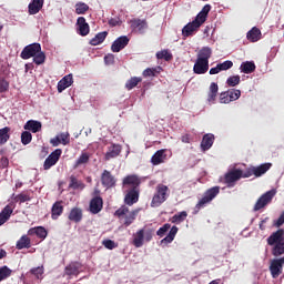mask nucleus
Returning a JSON list of instances; mask_svg holds the SVG:
<instances>
[{
  "mask_svg": "<svg viewBox=\"0 0 284 284\" xmlns=\"http://www.w3.org/2000/svg\"><path fill=\"white\" fill-rule=\"evenodd\" d=\"M161 70H163V68L158 67V68H148L143 71V77L145 79H148V77H156V74H161Z\"/></svg>",
  "mask_w": 284,
  "mask_h": 284,
  "instance_id": "37998d69",
  "label": "nucleus"
},
{
  "mask_svg": "<svg viewBox=\"0 0 284 284\" xmlns=\"http://www.w3.org/2000/svg\"><path fill=\"white\" fill-rule=\"evenodd\" d=\"M6 256H8V253L6 252V250L0 248V261L1 258H6Z\"/></svg>",
  "mask_w": 284,
  "mask_h": 284,
  "instance_id": "774afa93",
  "label": "nucleus"
},
{
  "mask_svg": "<svg viewBox=\"0 0 284 284\" xmlns=\"http://www.w3.org/2000/svg\"><path fill=\"white\" fill-rule=\"evenodd\" d=\"M41 52V44L40 43H31L23 48V50L20 53L21 59L27 61V59H32V57H36Z\"/></svg>",
  "mask_w": 284,
  "mask_h": 284,
  "instance_id": "9b49d317",
  "label": "nucleus"
},
{
  "mask_svg": "<svg viewBox=\"0 0 284 284\" xmlns=\"http://www.w3.org/2000/svg\"><path fill=\"white\" fill-rule=\"evenodd\" d=\"M68 219L72 221V223H81V221H83V210L80 207L71 209Z\"/></svg>",
  "mask_w": 284,
  "mask_h": 284,
  "instance_id": "5701e85b",
  "label": "nucleus"
},
{
  "mask_svg": "<svg viewBox=\"0 0 284 284\" xmlns=\"http://www.w3.org/2000/svg\"><path fill=\"white\" fill-rule=\"evenodd\" d=\"M21 143L22 145H30L32 143V133L30 131H23L21 133Z\"/></svg>",
  "mask_w": 284,
  "mask_h": 284,
  "instance_id": "3c124183",
  "label": "nucleus"
},
{
  "mask_svg": "<svg viewBox=\"0 0 284 284\" xmlns=\"http://www.w3.org/2000/svg\"><path fill=\"white\" fill-rule=\"evenodd\" d=\"M32 247V241L28 235H22L16 244L17 250H30Z\"/></svg>",
  "mask_w": 284,
  "mask_h": 284,
  "instance_id": "2f4dec72",
  "label": "nucleus"
},
{
  "mask_svg": "<svg viewBox=\"0 0 284 284\" xmlns=\"http://www.w3.org/2000/svg\"><path fill=\"white\" fill-rule=\"evenodd\" d=\"M130 43V38L126 36L119 37L115 41H113L111 45L112 52H121L125 47Z\"/></svg>",
  "mask_w": 284,
  "mask_h": 284,
  "instance_id": "a211bd4d",
  "label": "nucleus"
},
{
  "mask_svg": "<svg viewBox=\"0 0 284 284\" xmlns=\"http://www.w3.org/2000/svg\"><path fill=\"white\" fill-rule=\"evenodd\" d=\"M29 236H38V239H47L48 231L43 226L32 227L28 231Z\"/></svg>",
  "mask_w": 284,
  "mask_h": 284,
  "instance_id": "72a5a7b5",
  "label": "nucleus"
},
{
  "mask_svg": "<svg viewBox=\"0 0 284 284\" xmlns=\"http://www.w3.org/2000/svg\"><path fill=\"white\" fill-rule=\"evenodd\" d=\"M267 245L273 246L272 254L275 258L284 254V230L280 229L267 237Z\"/></svg>",
  "mask_w": 284,
  "mask_h": 284,
  "instance_id": "f03ea898",
  "label": "nucleus"
},
{
  "mask_svg": "<svg viewBox=\"0 0 284 284\" xmlns=\"http://www.w3.org/2000/svg\"><path fill=\"white\" fill-rule=\"evenodd\" d=\"M219 94V84L216 82H212L210 84L207 101L209 103H214L216 101V97Z\"/></svg>",
  "mask_w": 284,
  "mask_h": 284,
  "instance_id": "c9c22d12",
  "label": "nucleus"
},
{
  "mask_svg": "<svg viewBox=\"0 0 284 284\" xmlns=\"http://www.w3.org/2000/svg\"><path fill=\"white\" fill-rule=\"evenodd\" d=\"M219 72H221L219 64H216L214 68H211L209 71L210 74H219Z\"/></svg>",
  "mask_w": 284,
  "mask_h": 284,
  "instance_id": "338daca9",
  "label": "nucleus"
},
{
  "mask_svg": "<svg viewBox=\"0 0 284 284\" xmlns=\"http://www.w3.org/2000/svg\"><path fill=\"white\" fill-rule=\"evenodd\" d=\"M44 2V0H31L28 6L29 14H39V12H41V9L43 8Z\"/></svg>",
  "mask_w": 284,
  "mask_h": 284,
  "instance_id": "b1692460",
  "label": "nucleus"
},
{
  "mask_svg": "<svg viewBox=\"0 0 284 284\" xmlns=\"http://www.w3.org/2000/svg\"><path fill=\"white\" fill-rule=\"evenodd\" d=\"M89 210L91 214H99V212L103 210V197L101 196L92 197L89 204Z\"/></svg>",
  "mask_w": 284,
  "mask_h": 284,
  "instance_id": "6ab92c4d",
  "label": "nucleus"
},
{
  "mask_svg": "<svg viewBox=\"0 0 284 284\" xmlns=\"http://www.w3.org/2000/svg\"><path fill=\"white\" fill-rule=\"evenodd\" d=\"M102 245L106 248V250H115V247H119V245L112 241V240H104L102 242Z\"/></svg>",
  "mask_w": 284,
  "mask_h": 284,
  "instance_id": "13d9d810",
  "label": "nucleus"
},
{
  "mask_svg": "<svg viewBox=\"0 0 284 284\" xmlns=\"http://www.w3.org/2000/svg\"><path fill=\"white\" fill-rule=\"evenodd\" d=\"M90 10V6H88L85 2H78L75 4V14H85Z\"/></svg>",
  "mask_w": 284,
  "mask_h": 284,
  "instance_id": "a18cd8bd",
  "label": "nucleus"
},
{
  "mask_svg": "<svg viewBox=\"0 0 284 284\" xmlns=\"http://www.w3.org/2000/svg\"><path fill=\"white\" fill-rule=\"evenodd\" d=\"M181 141H182V143H190V141H192V138L189 133H186L181 136Z\"/></svg>",
  "mask_w": 284,
  "mask_h": 284,
  "instance_id": "0e129e2a",
  "label": "nucleus"
},
{
  "mask_svg": "<svg viewBox=\"0 0 284 284\" xmlns=\"http://www.w3.org/2000/svg\"><path fill=\"white\" fill-rule=\"evenodd\" d=\"M212 145H214V134L212 133L204 134L201 142L202 151L207 152V150H210Z\"/></svg>",
  "mask_w": 284,
  "mask_h": 284,
  "instance_id": "a878e982",
  "label": "nucleus"
},
{
  "mask_svg": "<svg viewBox=\"0 0 284 284\" xmlns=\"http://www.w3.org/2000/svg\"><path fill=\"white\" fill-rule=\"evenodd\" d=\"M141 176L136 174H129L123 178V187H129L124 195V204L132 206L134 203H139V196L141 194Z\"/></svg>",
  "mask_w": 284,
  "mask_h": 284,
  "instance_id": "f257e3e1",
  "label": "nucleus"
},
{
  "mask_svg": "<svg viewBox=\"0 0 284 284\" xmlns=\"http://www.w3.org/2000/svg\"><path fill=\"white\" fill-rule=\"evenodd\" d=\"M221 192V187L220 186H213L209 190H206L202 196V199L196 203L195 207H194V214H199V212H201V210H203L204 207H207V205H210L211 201H214V199H216V196H219Z\"/></svg>",
  "mask_w": 284,
  "mask_h": 284,
  "instance_id": "7ed1b4c3",
  "label": "nucleus"
},
{
  "mask_svg": "<svg viewBox=\"0 0 284 284\" xmlns=\"http://www.w3.org/2000/svg\"><path fill=\"white\" fill-rule=\"evenodd\" d=\"M154 239V229L144 226L133 234L132 245L143 247L144 243H150Z\"/></svg>",
  "mask_w": 284,
  "mask_h": 284,
  "instance_id": "20e7f679",
  "label": "nucleus"
},
{
  "mask_svg": "<svg viewBox=\"0 0 284 284\" xmlns=\"http://www.w3.org/2000/svg\"><path fill=\"white\" fill-rule=\"evenodd\" d=\"M201 26H203V22H201L199 18H195L192 22H189L186 26L183 27L182 37H192L194 32H197Z\"/></svg>",
  "mask_w": 284,
  "mask_h": 284,
  "instance_id": "2eb2a0df",
  "label": "nucleus"
},
{
  "mask_svg": "<svg viewBox=\"0 0 284 284\" xmlns=\"http://www.w3.org/2000/svg\"><path fill=\"white\" fill-rule=\"evenodd\" d=\"M217 67L220 68V72H223L225 70H230L234 67V62L232 60H226L222 63H219Z\"/></svg>",
  "mask_w": 284,
  "mask_h": 284,
  "instance_id": "864d4df0",
  "label": "nucleus"
},
{
  "mask_svg": "<svg viewBox=\"0 0 284 284\" xmlns=\"http://www.w3.org/2000/svg\"><path fill=\"white\" fill-rule=\"evenodd\" d=\"M12 212H14V210L10 205H7L6 207L2 209V211L0 212V227L1 225H4V223H8V221H10Z\"/></svg>",
  "mask_w": 284,
  "mask_h": 284,
  "instance_id": "c85d7f7f",
  "label": "nucleus"
},
{
  "mask_svg": "<svg viewBox=\"0 0 284 284\" xmlns=\"http://www.w3.org/2000/svg\"><path fill=\"white\" fill-rule=\"evenodd\" d=\"M283 223H284V212L280 215L275 225H276V227H281V225H283Z\"/></svg>",
  "mask_w": 284,
  "mask_h": 284,
  "instance_id": "69168bd1",
  "label": "nucleus"
},
{
  "mask_svg": "<svg viewBox=\"0 0 284 284\" xmlns=\"http://www.w3.org/2000/svg\"><path fill=\"white\" fill-rule=\"evenodd\" d=\"M272 168V163H264L260 166H252L245 170V176L250 179V176H263L270 169Z\"/></svg>",
  "mask_w": 284,
  "mask_h": 284,
  "instance_id": "f8f14e48",
  "label": "nucleus"
},
{
  "mask_svg": "<svg viewBox=\"0 0 284 284\" xmlns=\"http://www.w3.org/2000/svg\"><path fill=\"white\" fill-rule=\"evenodd\" d=\"M58 136H59L60 143H62V145H68L70 143V133L69 132L60 133Z\"/></svg>",
  "mask_w": 284,
  "mask_h": 284,
  "instance_id": "4d7b16f0",
  "label": "nucleus"
},
{
  "mask_svg": "<svg viewBox=\"0 0 284 284\" xmlns=\"http://www.w3.org/2000/svg\"><path fill=\"white\" fill-rule=\"evenodd\" d=\"M165 159L168 155L165 154V149L158 150L151 158L152 165H161V163H165Z\"/></svg>",
  "mask_w": 284,
  "mask_h": 284,
  "instance_id": "4be33fe9",
  "label": "nucleus"
},
{
  "mask_svg": "<svg viewBox=\"0 0 284 284\" xmlns=\"http://www.w3.org/2000/svg\"><path fill=\"white\" fill-rule=\"evenodd\" d=\"M141 81H143L142 78H139V77L131 78L125 83L126 90H134V88H136V85H139V83H141Z\"/></svg>",
  "mask_w": 284,
  "mask_h": 284,
  "instance_id": "c03bdc74",
  "label": "nucleus"
},
{
  "mask_svg": "<svg viewBox=\"0 0 284 284\" xmlns=\"http://www.w3.org/2000/svg\"><path fill=\"white\" fill-rule=\"evenodd\" d=\"M276 194V191L271 190L267 191L266 193H264L263 195H261V197L256 201L253 210L254 212H258L260 210H263V207H265L266 205H270V203H272V199H274Z\"/></svg>",
  "mask_w": 284,
  "mask_h": 284,
  "instance_id": "1a4fd4ad",
  "label": "nucleus"
},
{
  "mask_svg": "<svg viewBox=\"0 0 284 284\" xmlns=\"http://www.w3.org/2000/svg\"><path fill=\"white\" fill-rule=\"evenodd\" d=\"M121 154V145L119 144H112L108 148V151L105 153V161H110L111 159H116Z\"/></svg>",
  "mask_w": 284,
  "mask_h": 284,
  "instance_id": "bb28decb",
  "label": "nucleus"
},
{
  "mask_svg": "<svg viewBox=\"0 0 284 284\" xmlns=\"http://www.w3.org/2000/svg\"><path fill=\"white\" fill-rule=\"evenodd\" d=\"M8 90H10V82L0 75V93L8 92Z\"/></svg>",
  "mask_w": 284,
  "mask_h": 284,
  "instance_id": "5fc2aeb1",
  "label": "nucleus"
},
{
  "mask_svg": "<svg viewBox=\"0 0 284 284\" xmlns=\"http://www.w3.org/2000/svg\"><path fill=\"white\" fill-rule=\"evenodd\" d=\"M132 28L138 30L141 34L148 30V21L146 20H141V19H134L131 21Z\"/></svg>",
  "mask_w": 284,
  "mask_h": 284,
  "instance_id": "f704fd0d",
  "label": "nucleus"
},
{
  "mask_svg": "<svg viewBox=\"0 0 284 284\" xmlns=\"http://www.w3.org/2000/svg\"><path fill=\"white\" fill-rule=\"evenodd\" d=\"M136 214H139V211L130 212V209L126 205H122L114 212V216H116L120 220L124 219L123 224L125 225V227H130V225H132V223L136 221Z\"/></svg>",
  "mask_w": 284,
  "mask_h": 284,
  "instance_id": "0eeeda50",
  "label": "nucleus"
},
{
  "mask_svg": "<svg viewBox=\"0 0 284 284\" xmlns=\"http://www.w3.org/2000/svg\"><path fill=\"white\" fill-rule=\"evenodd\" d=\"M30 274L36 276V278H41V276H43V266H38V267L31 268Z\"/></svg>",
  "mask_w": 284,
  "mask_h": 284,
  "instance_id": "6e6d98bb",
  "label": "nucleus"
},
{
  "mask_svg": "<svg viewBox=\"0 0 284 284\" xmlns=\"http://www.w3.org/2000/svg\"><path fill=\"white\" fill-rule=\"evenodd\" d=\"M87 163H90V153L82 152L81 155L75 161L74 169H77L81 165H87Z\"/></svg>",
  "mask_w": 284,
  "mask_h": 284,
  "instance_id": "79ce46f5",
  "label": "nucleus"
},
{
  "mask_svg": "<svg viewBox=\"0 0 284 284\" xmlns=\"http://www.w3.org/2000/svg\"><path fill=\"white\" fill-rule=\"evenodd\" d=\"M72 83H74L72 74L65 75L58 82V92H63V90H68V88H70Z\"/></svg>",
  "mask_w": 284,
  "mask_h": 284,
  "instance_id": "cd10ccee",
  "label": "nucleus"
},
{
  "mask_svg": "<svg viewBox=\"0 0 284 284\" xmlns=\"http://www.w3.org/2000/svg\"><path fill=\"white\" fill-rule=\"evenodd\" d=\"M241 99V90L239 89H229L220 94L221 103H232V101H239Z\"/></svg>",
  "mask_w": 284,
  "mask_h": 284,
  "instance_id": "9d476101",
  "label": "nucleus"
},
{
  "mask_svg": "<svg viewBox=\"0 0 284 284\" xmlns=\"http://www.w3.org/2000/svg\"><path fill=\"white\" fill-rule=\"evenodd\" d=\"M261 29L253 27L247 33L246 39L251 41V43H256V41H261Z\"/></svg>",
  "mask_w": 284,
  "mask_h": 284,
  "instance_id": "7c9ffc66",
  "label": "nucleus"
},
{
  "mask_svg": "<svg viewBox=\"0 0 284 284\" xmlns=\"http://www.w3.org/2000/svg\"><path fill=\"white\" fill-rule=\"evenodd\" d=\"M241 179H247V176H245V171L241 169H231L224 175V183L227 185V187H234L236 182L241 181Z\"/></svg>",
  "mask_w": 284,
  "mask_h": 284,
  "instance_id": "6e6552de",
  "label": "nucleus"
},
{
  "mask_svg": "<svg viewBox=\"0 0 284 284\" xmlns=\"http://www.w3.org/2000/svg\"><path fill=\"white\" fill-rule=\"evenodd\" d=\"M168 199H170V187L162 183L158 184L151 201V207H161V205H163Z\"/></svg>",
  "mask_w": 284,
  "mask_h": 284,
  "instance_id": "39448f33",
  "label": "nucleus"
},
{
  "mask_svg": "<svg viewBox=\"0 0 284 284\" xmlns=\"http://www.w3.org/2000/svg\"><path fill=\"white\" fill-rule=\"evenodd\" d=\"M210 10H212V6L205 4L195 18L199 19L201 23H205L207 21V16L210 14Z\"/></svg>",
  "mask_w": 284,
  "mask_h": 284,
  "instance_id": "4c0bfd02",
  "label": "nucleus"
},
{
  "mask_svg": "<svg viewBox=\"0 0 284 284\" xmlns=\"http://www.w3.org/2000/svg\"><path fill=\"white\" fill-rule=\"evenodd\" d=\"M82 267L83 265L80 262H71L65 266L64 274H67V276H79Z\"/></svg>",
  "mask_w": 284,
  "mask_h": 284,
  "instance_id": "aec40b11",
  "label": "nucleus"
},
{
  "mask_svg": "<svg viewBox=\"0 0 284 284\" xmlns=\"http://www.w3.org/2000/svg\"><path fill=\"white\" fill-rule=\"evenodd\" d=\"M210 70V62L196 59L193 67L194 74H205Z\"/></svg>",
  "mask_w": 284,
  "mask_h": 284,
  "instance_id": "412c9836",
  "label": "nucleus"
},
{
  "mask_svg": "<svg viewBox=\"0 0 284 284\" xmlns=\"http://www.w3.org/2000/svg\"><path fill=\"white\" fill-rule=\"evenodd\" d=\"M27 201H30V195H28L26 193H20L16 196L17 203H26Z\"/></svg>",
  "mask_w": 284,
  "mask_h": 284,
  "instance_id": "bf43d9fd",
  "label": "nucleus"
},
{
  "mask_svg": "<svg viewBox=\"0 0 284 284\" xmlns=\"http://www.w3.org/2000/svg\"><path fill=\"white\" fill-rule=\"evenodd\" d=\"M240 70L244 74H252L256 70V64L253 61H245L240 65Z\"/></svg>",
  "mask_w": 284,
  "mask_h": 284,
  "instance_id": "e433bc0d",
  "label": "nucleus"
},
{
  "mask_svg": "<svg viewBox=\"0 0 284 284\" xmlns=\"http://www.w3.org/2000/svg\"><path fill=\"white\" fill-rule=\"evenodd\" d=\"M101 183L103 187L110 190L116 186V178L112 175V172L104 170L101 174Z\"/></svg>",
  "mask_w": 284,
  "mask_h": 284,
  "instance_id": "dca6fc26",
  "label": "nucleus"
},
{
  "mask_svg": "<svg viewBox=\"0 0 284 284\" xmlns=\"http://www.w3.org/2000/svg\"><path fill=\"white\" fill-rule=\"evenodd\" d=\"M69 187L71 190H83V187H85V184H83V182L79 181V179H77V176L71 175Z\"/></svg>",
  "mask_w": 284,
  "mask_h": 284,
  "instance_id": "a19ab883",
  "label": "nucleus"
},
{
  "mask_svg": "<svg viewBox=\"0 0 284 284\" xmlns=\"http://www.w3.org/2000/svg\"><path fill=\"white\" fill-rule=\"evenodd\" d=\"M23 128L24 130H29V132L37 134V132H41L42 124L37 120H29Z\"/></svg>",
  "mask_w": 284,
  "mask_h": 284,
  "instance_id": "c756f323",
  "label": "nucleus"
},
{
  "mask_svg": "<svg viewBox=\"0 0 284 284\" xmlns=\"http://www.w3.org/2000/svg\"><path fill=\"white\" fill-rule=\"evenodd\" d=\"M284 256L271 260L270 272L272 278H278L280 274H283Z\"/></svg>",
  "mask_w": 284,
  "mask_h": 284,
  "instance_id": "ddd939ff",
  "label": "nucleus"
},
{
  "mask_svg": "<svg viewBox=\"0 0 284 284\" xmlns=\"http://www.w3.org/2000/svg\"><path fill=\"white\" fill-rule=\"evenodd\" d=\"M156 59H164V61H172L173 55L168 50L156 52Z\"/></svg>",
  "mask_w": 284,
  "mask_h": 284,
  "instance_id": "603ef678",
  "label": "nucleus"
},
{
  "mask_svg": "<svg viewBox=\"0 0 284 284\" xmlns=\"http://www.w3.org/2000/svg\"><path fill=\"white\" fill-rule=\"evenodd\" d=\"M169 232V234H168ZM165 234H168L165 236ZM176 234H179V227L178 226H172L170 223H165L162 227H160L156 231V235L160 236L161 240V244L162 245H168L170 243H172V241H174V239H176ZM163 236H165L163 239Z\"/></svg>",
  "mask_w": 284,
  "mask_h": 284,
  "instance_id": "423d86ee",
  "label": "nucleus"
},
{
  "mask_svg": "<svg viewBox=\"0 0 284 284\" xmlns=\"http://www.w3.org/2000/svg\"><path fill=\"white\" fill-rule=\"evenodd\" d=\"M12 276V270L8 266L0 267V282L6 281V278H10Z\"/></svg>",
  "mask_w": 284,
  "mask_h": 284,
  "instance_id": "09e8293b",
  "label": "nucleus"
},
{
  "mask_svg": "<svg viewBox=\"0 0 284 284\" xmlns=\"http://www.w3.org/2000/svg\"><path fill=\"white\" fill-rule=\"evenodd\" d=\"M0 165H1L2 169L8 168L10 165V160H8L7 156H2L0 159Z\"/></svg>",
  "mask_w": 284,
  "mask_h": 284,
  "instance_id": "680f3d73",
  "label": "nucleus"
},
{
  "mask_svg": "<svg viewBox=\"0 0 284 284\" xmlns=\"http://www.w3.org/2000/svg\"><path fill=\"white\" fill-rule=\"evenodd\" d=\"M77 30L80 37H88L90 34V24L83 17H79L77 20Z\"/></svg>",
  "mask_w": 284,
  "mask_h": 284,
  "instance_id": "f3484780",
  "label": "nucleus"
},
{
  "mask_svg": "<svg viewBox=\"0 0 284 284\" xmlns=\"http://www.w3.org/2000/svg\"><path fill=\"white\" fill-rule=\"evenodd\" d=\"M105 39H108V31L99 32L94 38L90 40V45H101Z\"/></svg>",
  "mask_w": 284,
  "mask_h": 284,
  "instance_id": "58836bf2",
  "label": "nucleus"
},
{
  "mask_svg": "<svg viewBox=\"0 0 284 284\" xmlns=\"http://www.w3.org/2000/svg\"><path fill=\"white\" fill-rule=\"evenodd\" d=\"M212 58V48L210 47H203L199 52H197V59L200 61H206L210 63V59Z\"/></svg>",
  "mask_w": 284,
  "mask_h": 284,
  "instance_id": "473e14b6",
  "label": "nucleus"
},
{
  "mask_svg": "<svg viewBox=\"0 0 284 284\" xmlns=\"http://www.w3.org/2000/svg\"><path fill=\"white\" fill-rule=\"evenodd\" d=\"M123 21H121V18H111L109 20L110 28H116V26H121Z\"/></svg>",
  "mask_w": 284,
  "mask_h": 284,
  "instance_id": "052dcab7",
  "label": "nucleus"
},
{
  "mask_svg": "<svg viewBox=\"0 0 284 284\" xmlns=\"http://www.w3.org/2000/svg\"><path fill=\"white\" fill-rule=\"evenodd\" d=\"M185 219H187V212L182 211V212L173 215L171 221H172V223H183V221H185Z\"/></svg>",
  "mask_w": 284,
  "mask_h": 284,
  "instance_id": "49530a36",
  "label": "nucleus"
},
{
  "mask_svg": "<svg viewBox=\"0 0 284 284\" xmlns=\"http://www.w3.org/2000/svg\"><path fill=\"white\" fill-rule=\"evenodd\" d=\"M33 63H36V65H43V63H45V53L40 50V52L33 55Z\"/></svg>",
  "mask_w": 284,
  "mask_h": 284,
  "instance_id": "de8ad7c7",
  "label": "nucleus"
},
{
  "mask_svg": "<svg viewBox=\"0 0 284 284\" xmlns=\"http://www.w3.org/2000/svg\"><path fill=\"white\" fill-rule=\"evenodd\" d=\"M61 154H63V150L61 149H55L53 152H51L44 160L43 170H50L51 168H54V164L59 163Z\"/></svg>",
  "mask_w": 284,
  "mask_h": 284,
  "instance_id": "4468645a",
  "label": "nucleus"
},
{
  "mask_svg": "<svg viewBox=\"0 0 284 284\" xmlns=\"http://www.w3.org/2000/svg\"><path fill=\"white\" fill-rule=\"evenodd\" d=\"M63 201H57L51 207V219L57 221L63 214Z\"/></svg>",
  "mask_w": 284,
  "mask_h": 284,
  "instance_id": "393cba45",
  "label": "nucleus"
},
{
  "mask_svg": "<svg viewBox=\"0 0 284 284\" xmlns=\"http://www.w3.org/2000/svg\"><path fill=\"white\" fill-rule=\"evenodd\" d=\"M10 126L0 129V145H6L10 141Z\"/></svg>",
  "mask_w": 284,
  "mask_h": 284,
  "instance_id": "ea45409f",
  "label": "nucleus"
},
{
  "mask_svg": "<svg viewBox=\"0 0 284 284\" xmlns=\"http://www.w3.org/2000/svg\"><path fill=\"white\" fill-rule=\"evenodd\" d=\"M239 83H241V75H232L226 80V85H229V88H236Z\"/></svg>",
  "mask_w": 284,
  "mask_h": 284,
  "instance_id": "8fccbe9b",
  "label": "nucleus"
},
{
  "mask_svg": "<svg viewBox=\"0 0 284 284\" xmlns=\"http://www.w3.org/2000/svg\"><path fill=\"white\" fill-rule=\"evenodd\" d=\"M50 143H51V145H53V148L59 146V144L61 143V140H60L59 135H57L55 138L51 139Z\"/></svg>",
  "mask_w": 284,
  "mask_h": 284,
  "instance_id": "e2e57ef3",
  "label": "nucleus"
}]
</instances>
